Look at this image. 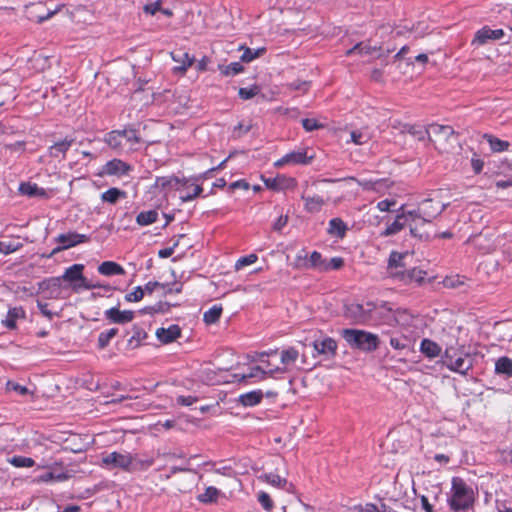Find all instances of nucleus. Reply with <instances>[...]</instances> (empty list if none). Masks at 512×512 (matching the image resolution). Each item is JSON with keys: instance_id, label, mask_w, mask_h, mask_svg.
<instances>
[{"instance_id": "nucleus-41", "label": "nucleus", "mask_w": 512, "mask_h": 512, "mask_svg": "<svg viewBox=\"0 0 512 512\" xmlns=\"http://www.w3.org/2000/svg\"><path fill=\"white\" fill-rule=\"evenodd\" d=\"M259 479L276 488H284L287 484V480L285 478L274 473L263 474L259 476Z\"/></svg>"}, {"instance_id": "nucleus-12", "label": "nucleus", "mask_w": 512, "mask_h": 512, "mask_svg": "<svg viewBox=\"0 0 512 512\" xmlns=\"http://www.w3.org/2000/svg\"><path fill=\"white\" fill-rule=\"evenodd\" d=\"M346 181H355L362 187L364 191L375 192L376 194L382 195L389 190L391 182L388 179H374V178H361L356 179L354 177H348Z\"/></svg>"}, {"instance_id": "nucleus-24", "label": "nucleus", "mask_w": 512, "mask_h": 512, "mask_svg": "<svg viewBox=\"0 0 512 512\" xmlns=\"http://www.w3.org/2000/svg\"><path fill=\"white\" fill-rule=\"evenodd\" d=\"M426 273L420 269L412 268L404 271L392 272V277L399 279L400 281L408 284L412 282L420 283L423 281Z\"/></svg>"}, {"instance_id": "nucleus-53", "label": "nucleus", "mask_w": 512, "mask_h": 512, "mask_svg": "<svg viewBox=\"0 0 512 512\" xmlns=\"http://www.w3.org/2000/svg\"><path fill=\"white\" fill-rule=\"evenodd\" d=\"M67 473H54V472H47L45 474H42L39 477V481L41 482H50V481H57L61 482L68 479Z\"/></svg>"}, {"instance_id": "nucleus-11", "label": "nucleus", "mask_w": 512, "mask_h": 512, "mask_svg": "<svg viewBox=\"0 0 512 512\" xmlns=\"http://www.w3.org/2000/svg\"><path fill=\"white\" fill-rule=\"evenodd\" d=\"M314 159V155L308 154V149L303 148L297 151H292L278 159L274 166L281 168L286 165H307Z\"/></svg>"}, {"instance_id": "nucleus-49", "label": "nucleus", "mask_w": 512, "mask_h": 512, "mask_svg": "<svg viewBox=\"0 0 512 512\" xmlns=\"http://www.w3.org/2000/svg\"><path fill=\"white\" fill-rule=\"evenodd\" d=\"M8 463L13 465L17 468L22 467H33L35 464V461L30 457H24V456H13L7 459Z\"/></svg>"}, {"instance_id": "nucleus-22", "label": "nucleus", "mask_w": 512, "mask_h": 512, "mask_svg": "<svg viewBox=\"0 0 512 512\" xmlns=\"http://www.w3.org/2000/svg\"><path fill=\"white\" fill-rule=\"evenodd\" d=\"M412 258V254L409 252L398 253L392 252L389 257L388 270L392 277V272L404 271L407 266V259Z\"/></svg>"}, {"instance_id": "nucleus-37", "label": "nucleus", "mask_w": 512, "mask_h": 512, "mask_svg": "<svg viewBox=\"0 0 512 512\" xmlns=\"http://www.w3.org/2000/svg\"><path fill=\"white\" fill-rule=\"evenodd\" d=\"M72 143H73L72 139H70V140L64 139L62 141H59V142L55 143L54 145H52L49 148L50 156H52V157H59L60 155H62L64 157L66 152L71 147Z\"/></svg>"}, {"instance_id": "nucleus-7", "label": "nucleus", "mask_w": 512, "mask_h": 512, "mask_svg": "<svg viewBox=\"0 0 512 512\" xmlns=\"http://www.w3.org/2000/svg\"><path fill=\"white\" fill-rule=\"evenodd\" d=\"M376 309V305L372 302L350 303L345 306V317L355 324H366L372 321L373 311Z\"/></svg>"}, {"instance_id": "nucleus-2", "label": "nucleus", "mask_w": 512, "mask_h": 512, "mask_svg": "<svg viewBox=\"0 0 512 512\" xmlns=\"http://www.w3.org/2000/svg\"><path fill=\"white\" fill-rule=\"evenodd\" d=\"M475 500L473 488L462 478L453 477L448 497V504L451 510L458 512L468 509Z\"/></svg>"}, {"instance_id": "nucleus-3", "label": "nucleus", "mask_w": 512, "mask_h": 512, "mask_svg": "<svg viewBox=\"0 0 512 512\" xmlns=\"http://www.w3.org/2000/svg\"><path fill=\"white\" fill-rule=\"evenodd\" d=\"M140 141L141 137L138 131L132 127L113 130L104 136V142L114 150H122L125 144L130 146V150H135V145L140 143Z\"/></svg>"}, {"instance_id": "nucleus-18", "label": "nucleus", "mask_w": 512, "mask_h": 512, "mask_svg": "<svg viewBox=\"0 0 512 512\" xmlns=\"http://www.w3.org/2000/svg\"><path fill=\"white\" fill-rule=\"evenodd\" d=\"M104 316L112 323L126 324L134 319L135 313L131 310L121 311L117 307H112L104 312Z\"/></svg>"}, {"instance_id": "nucleus-21", "label": "nucleus", "mask_w": 512, "mask_h": 512, "mask_svg": "<svg viewBox=\"0 0 512 512\" xmlns=\"http://www.w3.org/2000/svg\"><path fill=\"white\" fill-rule=\"evenodd\" d=\"M405 226H407L406 216H405V207L401 206L397 210V215L394 221L386 227V229L381 232V236L388 237L394 234L399 233Z\"/></svg>"}, {"instance_id": "nucleus-57", "label": "nucleus", "mask_w": 512, "mask_h": 512, "mask_svg": "<svg viewBox=\"0 0 512 512\" xmlns=\"http://www.w3.org/2000/svg\"><path fill=\"white\" fill-rule=\"evenodd\" d=\"M397 205V201L395 199H384L377 203V209L381 212H389L392 211Z\"/></svg>"}, {"instance_id": "nucleus-62", "label": "nucleus", "mask_w": 512, "mask_h": 512, "mask_svg": "<svg viewBox=\"0 0 512 512\" xmlns=\"http://www.w3.org/2000/svg\"><path fill=\"white\" fill-rule=\"evenodd\" d=\"M243 71V65L239 62H233L226 65V75H236Z\"/></svg>"}, {"instance_id": "nucleus-44", "label": "nucleus", "mask_w": 512, "mask_h": 512, "mask_svg": "<svg viewBox=\"0 0 512 512\" xmlns=\"http://www.w3.org/2000/svg\"><path fill=\"white\" fill-rule=\"evenodd\" d=\"M350 138L354 144L363 145L370 140L371 134L368 132L367 129L353 130L350 133Z\"/></svg>"}, {"instance_id": "nucleus-27", "label": "nucleus", "mask_w": 512, "mask_h": 512, "mask_svg": "<svg viewBox=\"0 0 512 512\" xmlns=\"http://www.w3.org/2000/svg\"><path fill=\"white\" fill-rule=\"evenodd\" d=\"M265 185L273 190L293 189L296 186V180L291 177L277 176L273 179L265 180Z\"/></svg>"}, {"instance_id": "nucleus-5", "label": "nucleus", "mask_w": 512, "mask_h": 512, "mask_svg": "<svg viewBox=\"0 0 512 512\" xmlns=\"http://www.w3.org/2000/svg\"><path fill=\"white\" fill-rule=\"evenodd\" d=\"M102 465L108 469H122L126 472L137 470L136 457L127 451H113L102 457Z\"/></svg>"}, {"instance_id": "nucleus-59", "label": "nucleus", "mask_w": 512, "mask_h": 512, "mask_svg": "<svg viewBox=\"0 0 512 512\" xmlns=\"http://www.w3.org/2000/svg\"><path fill=\"white\" fill-rule=\"evenodd\" d=\"M302 125L307 132H311L322 127V125L318 123L316 119L313 118L303 119Z\"/></svg>"}, {"instance_id": "nucleus-6", "label": "nucleus", "mask_w": 512, "mask_h": 512, "mask_svg": "<svg viewBox=\"0 0 512 512\" xmlns=\"http://www.w3.org/2000/svg\"><path fill=\"white\" fill-rule=\"evenodd\" d=\"M443 363L449 370L462 375H466L472 367L468 356L454 347H449L445 350Z\"/></svg>"}, {"instance_id": "nucleus-8", "label": "nucleus", "mask_w": 512, "mask_h": 512, "mask_svg": "<svg viewBox=\"0 0 512 512\" xmlns=\"http://www.w3.org/2000/svg\"><path fill=\"white\" fill-rule=\"evenodd\" d=\"M405 216L407 226L410 228V232L413 236L419 237L421 239H427L429 237V233L425 230V227L432 222L431 220L424 217V215L420 214L415 209H405Z\"/></svg>"}, {"instance_id": "nucleus-55", "label": "nucleus", "mask_w": 512, "mask_h": 512, "mask_svg": "<svg viewBox=\"0 0 512 512\" xmlns=\"http://www.w3.org/2000/svg\"><path fill=\"white\" fill-rule=\"evenodd\" d=\"M144 297V290L141 286H137L133 291L127 293L125 295V300L127 302H139Z\"/></svg>"}, {"instance_id": "nucleus-40", "label": "nucleus", "mask_w": 512, "mask_h": 512, "mask_svg": "<svg viewBox=\"0 0 512 512\" xmlns=\"http://www.w3.org/2000/svg\"><path fill=\"white\" fill-rule=\"evenodd\" d=\"M495 372L506 376L512 375V360L508 357H500L495 363Z\"/></svg>"}, {"instance_id": "nucleus-35", "label": "nucleus", "mask_w": 512, "mask_h": 512, "mask_svg": "<svg viewBox=\"0 0 512 512\" xmlns=\"http://www.w3.org/2000/svg\"><path fill=\"white\" fill-rule=\"evenodd\" d=\"M159 213L155 209L147 210V211H141L136 216V223L139 226H148L153 223H155L158 220Z\"/></svg>"}, {"instance_id": "nucleus-56", "label": "nucleus", "mask_w": 512, "mask_h": 512, "mask_svg": "<svg viewBox=\"0 0 512 512\" xmlns=\"http://www.w3.org/2000/svg\"><path fill=\"white\" fill-rule=\"evenodd\" d=\"M80 285H81V290L82 289L90 290V289H95V288H102V289H104L105 292H110L113 289L112 286H110V285L94 283L92 281H88L86 278L84 279L83 283H81Z\"/></svg>"}, {"instance_id": "nucleus-15", "label": "nucleus", "mask_w": 512, "mask_h": 512, "mask_svg": "<svg viewBox=\"0 0 512 512\" xmlns=\"http://www.w3.org/2000/svg\"><path fill=\"white\" fill-rule=\"evenodd\" d=\"M170 55L173 61L178 63V65L173 68L175 74L183 75L195 61V58L183 49H176L172 51Z\"/></svg>"}, {"instance_id": "nucleus-34", "label": "nucleus", "mask_w": 512, "mask_h": 512, "mask_svg": "<svg viewBox=\"0 0 512 512\" xmlns=\"http://www.w3.org/2000/svg\"><path fill=\"white\" fill-rule=\"evenodd\" d=\"M374 304L376 305L377 309L373 311L372 321L383 320L389 322L392 320V308L387 303L382 302L380 304Z\"/></svg>"}, {"instance_id": "nucleus-63", "label": "nucleus", "mask_w": 512, "mask_h": 512, "mask_svg": "<svg viewBox=\"0 0 512 512\" xmlns=\"http://www.w3.org/2000/svg\"><path fill=\"white\" fill-rule=\"evenodd\" d=\"M471 166L475 174H479L483 167H484V161L477 157L476 154L471 159Z\"/></svg>"}, {"instance_id": "nucleus-51", "label": "nucleus", "mask_w": 512, "mask_h": 512, "mask_svg": "<svg viewBox=\"0 0 512 512\" xmlns=\"http://www.w3.org/2000/svg\"><path fill=\"white\" fill-rule=\"evenodd\" d=\"M257 259L258 257L256 254H249L247 256L240 257L234 265L235 271H239L246 266L254 264Z\"/></svg>"}, {"instance_id": "nucleus-29", "label": "nucleus", "mask_w": 512, "mask_h": 512, "mask_svg": "<svg viewBox=\"0 0 512 512\" xmlns=\"http://www.w3.org/2000/svg\"><path fill=\"white\" fill-rule=\"evenodd\" d=\"M181 330L178 325H170L168 328H158L156 336L161 343L167 344L180 337Z\"/></svg>"}, {"instance_id": "nucleus-32", "label": "nucleus", "mask_w": 512, "mask_h": 512, "mask_svg": "<svg viewBox=\"0 0 512 512\" xmlns=\"http://www.w3.org/2000/svg\"><path fill=\"white\" fill-rule=\"evenodd\" d=\"M98 272L104 276L124 275V268L114 261H104L98 266Z\"/></svg>"}, {"instance_id": "nucleus-23", "label": "nucleus", "mask_w": 512, "mask_h": 512, "mask_svg": "<svg viewBox=\"0 0 512 512\" xmlns=\"http://www.w3.org/2000/svg\"><path fill=\"white\" fill-rule=\"evenodd\" d=\"M263 397L264 393L262 390H253L239 395L236 399L231 400V402H235L243 407H254L261 403Z\"/></svg>"}, {"instance_id": "nucleus-25", "label": "nucleus", "mask_w": 512, "mask_h": 512, "mask_svg": "<svg viewBox=\"0 0 512 512\" xmlns=\"http://www.w3.org/2000/svg\"><path fill=\"white\" fill-rule=\"evenodd\" d=\"M314 349L319 353L323 355H334L337 349V343L333 338L330 337H323L320 339H317L313 343Z\"/></svg>"}, {"instance_id": "nucleus-9", "label": "nucleus", "mask_w": 512, "mask_h": 512, "mask_svg": "<svg viewBox=\"0 0 512 512\" xmlns=\"http://www.w3.org/2000/svg\"><path fill=\"white\" fill-rule=\"evenodd\" d=\"M422 136L419 140H423L427 135L430 140L435 143L448 142L454 136V129L449 125L431 124L426 131H420Z\"/></svg>"}, {"instance_id": "nucleus-47", "label": "nucleus", "mask_w": 512, "mask_h": 512, "mask_svg": "<svg viewBox=\"0 0 512 512\" xmlns=\"http://www.w3.org/2000/svg\"><path fill=\"white\" fill-rule=\"evenodd\" d=\"M222 306L221 305H214L209 310H207L204 315L203 319L206 324H213L216 321L219 320V318L222 315Z\"/></svg>"}, {"instance_id": "nucleus-10", "label": "nucleus", "mask_w": 512, "mask_h": 512, "mask_svg": "<svg viewBox=\"0 0 512 512\" xmlns=\"http://www.w3.org/2000/svg\"><path fill=\"white\" fill-rule=\"evenodd\" d=\"M446 206L447 204L441 202L437 197H429L421 201L415 210L433 221L444 211Z\"/></svg>"}, {"instance_id": "nucleus-39", "label": "nucleus", "mask_w": 512, "mask_h": 512, "mask_svg": "<svg viewBox=\"0 0 512 512\" xmlns=\"http://www.w3.org/2000/svg\"><path fill=\"white\" fill-rule=\"evenodd\" d=\"M126 193L118 188H110L102 193L101 199L104 202L115 204L120 198H124Z\"/></svg>"}, {"instance_id": "nucleus-36", "label": "nucleus", "mask_w": 512, "mask_h": 512, "mask_svg": "<svg viewBox=\"0 0 512 512\" xmlns=\"http://www.w3.org/2000/svg\"><path fill=\"white\" fill-rule=\"evenodd\" d=\"M306 267L316 268L320 271L329 270V265L326 264V261L322 259L321 254L317 251L311 253L309 259L306 262Z\"/></svg>"}, {"instance_id": "nucleus-33", "label": "nucleus", "mask_w": 512, "mask_h": 512, "mask_svg": "<svg viewBox=\"0 0 512 512\" xmlns=\"http://www.w3.org/2000/svg\"><path fill=\"white\" fill-rule=\"evenodd\" d=\"M441 347L430 339H423L420 344V351L428 358H435L440 355Z\"/></svg>"}, {"instance_id": "nucleus-61", "label": "nucleus", "mask_w": 512, "mask_h": 512, "mask_svg": "<svg viewBox=\"0 0 512 512\" xmlns=\"http://www.w3.org/2000/svg\"><path fill=\"white\" fill-rule=\"evenodd\" d=\"M176 401H177L178 405H181V406H191V405H193L194 403H196L198 401V398L196 396H193V395L178 396Z\"/></svg>"}, {"instance_id": "nucleus-4", "label": "nucleus", "mask_w": 512, "mask_h": 512, "mask_svg": "<svg viewBox=\"0 0 512 512\" xmlns=\"http://www.w3.org/2000/svg\"><path fill=\"white\" fill-rule=\"evenodd\" d=\"M342 336L351 347L367 352L376 350L379 344L377 335L364 330L344 329Z\"/></svg>"}, {"instance_id": "nucleus-17", "label": "nucleus", "mask_w": 512, "mask_h": 512, "mask_svg": "<svg viewBox=\"0 0 512 512\" xmlns=\"http://www.w3.org/2000/svg\"><path fill=\"white\" fill-rule=\"evenodd\" d=\"M178 191L180 193V200L182 202H188L195 199L202 192V187L188 179L183 178Z\"/></svg>"}, {"instance_id": "nucleus-13", "label": "nucleus", "mask_w": 512, "mask_h": 512, "mask_svg": "<svg viewBox=\"0 0 512 512\" xmlns=\"http://www.w3.org/2000/svg\"><path fill=\"white\" fill-rule=\"evenodd\" d=\"M84 265L83 264H73L72 266L65 269L62 276V281H66L70 284L72 290L76 293L81 290V283H83L85 277L83 275Z\"/></svg>"}, {"instance_id": "nucleus-31", "label": "nucleus", "mask_w": 512, "mask_h": 512, "mask_svg": "<svg viewBox=\"0 0 512 512\" xmlns=\"http://www.w3.org/2000/svg\"><path fill=\"white\" fill-rule=\"evenodd\" d=\"M18 190L21 195L28 197L44 198L47 196L45 189L39 187L36 183L22 182Z\"/></svg>"}, {"instance_id": "nucleus-54", "label": "nucleus", "mask_w": 512, "mask_h": 512, "mask_svg": "<svg viewBox=\"0 0 512 512\" xmlns=\"http://www.w3.org/2000/svg\"><path fill=\"white\" fill-rule=\"evenodd\" d=\"M260 92V88L257 85H253L249 88H240L238 94L241 99L248 100L256 96Z\"/></svg>"}, {"instance_id": "nucleus-1", "label": "nucleus", "mask_w": 512, "mask_h": 512, "mask_svg": "<svg viewBox=\"0 0 512 512\" xmlns=\"http://www.w3.org/2000/svg\"><path fill=\"white\" fill-rule=\"evenodd\" d=\"M278 361V352L261 353L255 364L249 363V357L245 355L231 354V358L226 360L229 363L226 366V384L228 383H247L250 379L263 380L267 377H276L280 373Z\"/></svg>"}, {"instance_id": "nucleus-64", "label": "nucleus", "mask_w": 512, "mask_h": 512, "mask_svg": "<svg viewBox=\"0 0 512 512\" xmlns=\"http://www.w3.org/2000/svg\"><path fill=\"white\" fill-rule=\"evenodd\" d=\"M357 512H379V507L372 503H366L365 505H359L355 507Z\"/></svg>"}, {"instance_id": "nucleus-43", "label": "nucleus", "mask_w": 512, "mask_h": 512, "mask_svg": "<svg viewBox=\"0 0 512 512\" xmlns=\"http://www.w3.org/2000/svg\"><path fill=\"white\" fill-rule=\"evenodd\" d=\"M483 137L488 141L491 150L494 152H503L509 147L507 141L500 140L492 135L485 134Z\"/></svg>"}, {"instance_id": "nucleus-42", "label": "nucleus", "mask_w": 512, "mask_h": 512, "mask_svg": "<svg viewBox=\"0 0 512 512\" xmlns=\"http://www.w3.org/2000/svg\"><path fill=\"white\" fill-rule=\"evenodd\" d=\"M238 50L243 51L242 54L240 55V59H241V61L246 62V63H249V62L253 61L254 59L260 57L265 51L264 48L252 50L250 48H245L244 46H239Z\"/></svg>"}, {"instance_id": "nucleus-38", "label": "nucleus", "mask_w": 512, "mask_h": 512, "mask_svg": "<svg viewBox=\"0 0 512 512\" xmlns=\"http://www.w3.org/2000/svg\"><path fill=\"white\" fill-rule=\"evenodd\" d=\"M346 230H347V227L341 219L334 218V219L330 220L329 228H328V233L330 235L337 236V237H343L345 235Z\"/></svg>"}, {"instance_id": "nucleus-60", "label": "nucleus", "mask_w": 512, "mask_h": 512, "mask_svg": "<svg viewBox=\"0 0 512 512\" xmlns=\"http://www.w3.org/2000/svg\"><path fill=\"white\" fill-rule=\"evenodd\" d=\"M6 386L7 390L14 391L20 395H26L29 393L27 387L20 385L16 382L8 381Z\"/></svg>"}, {"instance_id": "nucleus-58", "label": "nucleus", "mask_w": 512, "mask_h": 512, "mask_svg": "<svg viewBox=\"0 0 512 512\" xmlns=\"http://www.w3.org/2000/svg\"><path fill=\"white\" fill-rule=\"evenodd\" d=\"M133 330H134V334L129 339V343L131 345L135 344V346H138L140 344V342L146 338L147 335L144 330H142L138 327H134Z\"/></svg>"}, {"instance_id": "nucleus-46", "label": "nucleus", "mask_w": 512, "mask_h": 512, "mask_svg": "<svg viewBox=\"0 0 512 512\" xmlns=\"http://www.w3.org/2000/svg\"><path fill=\"white\" fill-rule=\"evenodd\" d=\"M304 200L305 209L311 213L319 212L324 204V200L320 196L307 197Z\"/></svg>"}, {"instance_id": "nucleus-52", "label": "nucleus", "mask_w": 512, "mask_h": 512, "mask_svg": "<svg viewBox=\"0 0 512 512\" xmlns=\"http://www.w3.org/2000/svg\"><path fill=\"white\" fill-rule=\"evenodd\" d=\"M257 500L260 503V505L262 506V508L268 512H270L274 507V503H273L271 497L269 496L268 493H266L264 491H259L257 493Z\"/></svg>"}, {"instance_id": "nucleus-48", "label": "nucleus", "mask_w": 512, "mask_h": 512, "mask_svg": "<svg viewBox=\"0 0 512 512\" xmlns=\"http://www.w3.org/2000/svg\"><path fill=\"white\" fill-rule=\"evenodd\" d=\"M118 333L117 328H111L106 331H103L98 336V346L100 349H104L107 347L112 338H114Z\"/></svg>"}, {"instance_id": "nucleus-50", "label": "nucleus", "mask_w": 512, "mask_h": 512, "mask_svg": "<svg viewBox=\"0 0 512 512\" xmlns=\"http://www.w3.org/2000/svg\"><path fill=\"white\" fill-rule=\"evenodd\" d=\"M376 51H377V48L375 46L372 47L365 43H359V44L355 45L352 49L348 50L347 53L353 54V53L358 52L360 54L374 56Z\"/></svg>"}, {"instance_id": "nucleus-20", "label": "nucleus", "mask_w": 512, "mask_h": 512, "mask_svg": "<svg viewBox=\"0 0 512 512\" xmlns=\"http://www.w3.org/2000/svg\"><path fill=\"white\" fill-rule=\"evenodd\" d=\"M89 237L85 234H79L77 232H68L58 235L56 242L62 244V248L69 249L78 244L87 242Z\"/></svg>"}, {"instance_id": "nucleus-26", "label": "nucleus", "mask_w": 512, "mask_h": 512, "mask_svg": "<svg viewBox=\"0 0 512 512\" xmlns=\"http://www.w3.org/2000/svg\"><path fill=\"white\" fill-rule=\"evenodd\" d=\"M182 179L176 176H161L156 177L154 187L161 191L168 192L170 190H178L180 188Z\"/></svg>"}, {"instance_id": "nucleus-28", "label": "nucleus", "mask_w": 512, "mask_h": 512, "mask_svg": "<svg viewBox=\"0 0 512 512\" xmlns=\"http://www.w3.org/2000/svg\"><path fill=\"white\" fill-rule=\"evenodd\" d=\"M504 36V31L502 29L492 30L488 27H484L477 31L473 43H477L482 45L486 43L487 40H498Z\"/></svg>"}, {"instance_id": "nucleus-14", "label": "nucleus", "mask_w": 512, "mask_h": 512, "mask_svg": "<svg viewBox=\"0 0 512 512\" xmlns=\"http://www.w3.org/2000/svg\"><path fill=\"white\" fill-rule=\"evenodd\" d=\"M133 170L132 166L121 159L115 158L108 161L101 168L102 176H127Z\"/></svg>"}, {"instance_id": "nucleus-30", "label": "nucleus", "mask_w": 512, "mask_h": 512, "mask_svg": "<svg viewBox=\"0 0 512 512\" xmlns=\"http://www.w3.org/2000/svg\"><path fill=\"white\" fill-rule=\"evenodd\" d=\"M26 317L25 310L22 307H12L8 310L6 317L2 320V324L8 329H15L16 322Z\"/></svg>"}, {"instance_id": "nucleus-16", "label": "nucleus", "mask_w": 512, "mask_h": 512, "mask_svg": "<svg viewBox=\"0 0 512 512\" xmlns=\"http://www.w3.org/2000/svg\"><path fill=\"white\" fill-rule=\"evenodd\" d=\"M39 289L47 298L58 299L62 294V278H47L40 283Z\"/></svg>"}, {"instance_id": "nucleus-19", "label": "nucleus", "mask_w": 512, "mask_h": 512, "mask_svg": "<svg viewBox=\"0 0 512 512\" xmlns=\"http://www.w3.org/2000/svg\"><path fill=\"white\" fill-rule=\"evenodd\" d=\"M299 357V353L295 348H288L283 350L280 355H278V360L281 365H279L280 373H286L290 371L297 361Z\"/></svg>"}, {"instance_id": "nucleus-45", "label": "nucleus", "mask_w": 512, "mask_h": 512, "mask_svg": "<svg viewBox=\"0 0 512 512\" xmlns=\"http://www.w3.org/2000/svg\"><path fill=\"white\" fill-rule=\"evenodd\" d=\"M218 495H219V490L216 489L215 487L209 486L205 489V491L203 493H200L197 496V499L201 503L208 504V503H213L214 501H216Z\"/></svg>"}]
</instances>
